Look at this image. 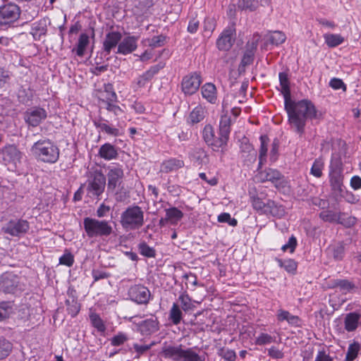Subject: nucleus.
Wrapping results in <instances>:
<instances>
[{"label":"nucleus","instance_id":"obj_58","mask_svg":"<svg viewBox=\"0 0 361 361\" xmlns=\"http://www.w3.org/2000/svg\"><path fill=\"white\" fill-rule=\"evenodd\" d=\"M324 169V163L320 159L314 160L311 169L310 173L316 178H320L322 176V170Z\"/></svg>","mask_w":361,"mask_h":361},{"label":"nucleus","instance_id":"obj_44","mask_svg":"<svg viewBox=\"0 0 361 361\" xmlns=\"http://www.w3.org/2000/svg\"><path fill=\"white\" fill-rule=\"evenodd\" d=\"M251 203L255 210L261 214H265L267 207V200L264 202L258 196L251 197Z\"/></svg>","mask_w":361,"mask_h":361},{"label":"nucleus","instance_id":"obj_60","mask_svg":"<svg viewBox=\"0 0 361 361\" xmlns=\"http://www.w3.org/2000/svg\"><path fill=\"white\" fill-rule=\"evenodd\" d=\"M219 355L226 361H235L236 359V354L235 351L230 349H220L219 351Z\"/></svg>","mask_w":361,"mask_h":361},{"label":"nucleus","instance_id":"obj_42","mask_svg":"<svg viewBox=\"0 0 361 361\" xmlns=\"http://www.w3.org/2000/svg\"><path fill=\"white\" fill-rule=\"evenodd\" d=\"M155 345L154 342H152L149 345L146 344H141L138 343H135L133 344V353H134L135 358L138 359L142 355H145L151 348L152 346Z\"/></svg>","mask_w":361,"mask_h":361},{"label":"nucleus","instance_id":"obj_6","mask_svg":"<svg viewBox=\"0 0 361 361\" xmlns=\"http://www.w3.org/2000/svg\"><path fill=\"white\" fill-rule=\"evenodd\" d=\"M106 182V176L101 171H94L86 181L87 195L90 197L99 198L104 191Z\"/></svg>","mask_w":361,"mask_h":361},{"label":"nucleus","instance_id":"obj_47","mask_svg":"<svg viewBox=\"0 0 361 361\" xmlns=\"http://www.w3.org/2000/svg\"><path fill=\"white\" fill-rule=\"evenodd\" d=\"M277 262L281 267L284 268V269L288 273H295L297 269V263L294 259H288L285 260H282L281 259H277Z\"/></svg>","mask_w":361,"mask_h":361},{"label":"nucleus","instance_id":"obj_9","mask_svg":"<svg viewBox=\"0 0 361 361\" xmlns=\"http://www.w3.org/2000/svg\"><path fill=\"white\" fill-rule=\"evenodd\" d=\"M329 177L331 190L334 192L341 193L343 192L344 176L342 164L339 161L331 163Z\"/></svg>","mask_w":361,"mask_h":361},{"label":"nucleus","instance_id":"obj_25","mask_svg":"<svg viewBox=\"0 0 361 361\" xmlns=\"http://www.w3.org/2000/svg\"><path fill=\"white\" fill-rule=\"evenodd\" d=\"M162 68V66L157 64L153 66H151L149 70L145 71L142 75H141L137 81V84L140 87H145L146 84L149 82L154 76L159 73V71Z\"/></svg>","mask_w":361,"mask_h":361},{"label":"nucleus","instance_id":"obj_11","mask_svg":"<svg viewBox=\"0 0 361 361\" xmlns=\"http://www.w3.org/2000/svg\"><path fill=\"white\" fill-rule=\"evenodd\" d=\"M106 178L107 179V191L114 192L116 188L122 183L124 172L121 166L112 165L106 169Z\"/></svg>","mask_w":361,"mask_h":361},{"label":"nucleus","instance_id":"obj_18","mask_svg":"<svg viewBox=\"0 0 361 361\" xmlns=\"http://www.w3.org/2000/svg\"><path fill=\"white\" fill-rule=\"evenodd\" d=\"M121 39L122 34L118 31H110L106 34L102 43L103 52L101 53V54H104L106 60L109 59L108 56L110 54L111 50L116 47H118Z\"/></svg>","mask_w":361,"mask_h":361},{"label":"nucleus","instance_id":"obj_53","mask_svg":"<svg viewBox=\"0 0 361 361\" xmlns=\"http://www.w3.org/2000/svg\"><path fill=\"white\" fill-rule=\"evenodd\" d=\"M337 285L338 286V288L343 293H350L355 288V283L348 279H339Z\"/></svg>","mask_w":361,"mask_h":361},{"label":"nucleus","instance_id":"obj_14","mask_svg":"<svg viewBox=\"0 0 361 361\" xmlns=\"http://www.w3.org/2000/svg\"><path fill=\"white\" fill-rule=\"evenodd\" d=\"M235 40V28L234 25L227 27L221 33L216 40V47L219 50L227 51L233 45Z\"/></svg>","mask_w":361,"mask_h":361},{"label":"nucleus","instance_id":"obj_10","mask_svg":"<svg viewBox=\"0 0 361 361\" xmlns=\"http://www.w3.org/2000/svg\"><path fill=\"white\" fill-rule=\"evenodd\" d=\"M202 137L206 144L215 152H218L220 148L223 149L228 142L227 138L219 135L216 137L214 128L209 124L204 126Z\"/></svg>","mask_w":361,"mask_h":361},{"label":"nucleus","instance_id":"obj_7","mask_svg":"<svg viewBox=\"0 0 361 361\" xmlns=\"http://www.w3.org/2000/svg\"><path fill=\"white\" fill-rule=\"evenodd\" d=\"M21 10L15 3L5 2L0 6V27H10L20 16Z\"/></svg>","mask_w":361,"mask_h":361},{"label":"nucleus","instance_id":"obj_23","mask_svg":"<svg viewBox=\"0 0 361 361\" xmlns=\"http://www.w3.org/2000/svg\"><path fill=\"white\" fill-rule=\"evenodd\" d=\"M361 314L358 312H353L347 314L344 319L345 329L348 331H354L360 324Z\"/></svg>","mask_w":361,"mask_h":361},{"label":"nucleus","instance_id":"obj_26","mask_svg":"<svg viewBox=\"0 0 361 361\" xmlns=\"http://www.w3.org/2000/svg\"><path fill=\"white\" fill-rule=\"evenodd\" d=\"M276 318L279 322L286 321L290 325L300 326L301 319L298 316L291 314L288 311L279 309L277 311Z\"/></svg>","mask_w":361,"mask_h":361},{"label":"nucleus","instance_id":"obj_35","mask_svg":"<svg viewBox=\"0 0 361 361\" xmlns=\"http://www.w3.org/2000/svg\"><path fill=\"white\" fill-rule=\"evenodd\" d=\"M89 42V36L86 33L80 34L76 48H73L72 51H75L77 56L80 57L83 56Z\"/></svg>","mask_w":361,"mask_h":361},{"label":"nucleus","instance_id":"obj_2","mask_svg":"<svg viewBox=\"0 0 361 361\" xmlns=\"http://www.w3.org/2000/svg\"><path fill=\"white\" fill-rule=\"evenodd\" d=\"M35 158L44 163L54 164L59 158L60 150L51 140L44 137L35 142L30 148Z\"/></svg>","mask_w":361,"mask_h":361},{"label":"nucleus","instance_id":"obj_3","mask_svg":"<svg viewBox=\"0 0 361 361\" xmlns=\"http://www.w3.org/2000/svg\"><path fill=\"white\" fill-rule=\"evenodd\" d=\"M161 355L166 359H171L173 361H204V357L202 358L196 353L192 348L183 349L182 345H171L164 343L161 351Z\"/></svg>","mask_w":361,"mask_h":361},{"label":"nucleus","instance_id":"obj_39","mask_svg":"<svg viewBox=\"0 0 361 361\" xmlns=\"http://www.w3.org/2000/svg\"><path fill=\"white\" fill-rule=\"evenodd\" d=\"M324 39L327 46L331 48L336 47L344 42V37L338 34H325Z\"/></svg>","mask_w":361,"mask_h":361},{"label":"nucleus","instance_id":"obj_45","mask_svg":"<svg viewBox=\"0 0 361 361\" xmlns=\"http://www.w3.org/2000/svg\"><path fill=\"white\" fill-rule=\"evenodd\" d=\"M66 304L67 306V311L71 317H75L80 310V305L78 303V300L72 297L71 299H67L66 300Z\"/></svg>","mask_w":361,"mask_h":361},{"label":"nucleus","instance_id":"obj_17","mask_svg":"<svg viewBox=\"0 0 361 361\" xmlns=\"http://www.w3.org/2000/svg\"><path fill=\"white\" fill-rule=\"evenodd\" d=\"M20 278L13 272L4 273L0 279V291L14 293L18 288Z\"/></svg>","mask_w":361,"mask_h":361},{"label":"nucleus","instance_id":"obj_62","mask_svg":"<svg viewBox=\"0 0 361 361\" xmlns=\"http://www.w3.org/2000/svg\"><path fill=\"white\" fill-rule=\"evenodd\" d=\"M216 27V20L214 18L207 17L204 19L203 28L205 32L210 35Z\"/></svg>","mask_w":361,"mask_h":361},{"label":"nucleus","instance_id":"obj_38","mask_svg":"<svg viewBox=\"0 0 361 361\" xmlns=\"http://www.w3.org/2000/svg\"><path fill=\"white\" fill-rule=\"evenodd\" d=\"M204 110L201 106H197L190 112L188 123L192 125L202 121L204 118Z\"/></svg>","mask_w":361,"mask_h":361},{"label":"nucleus","instance_id":"obj_49","mask_svg":"<svg viewBox=\"0 0 361 361\" xmlns=\"http://www.w3.org/2000/svg\"><path fill=\"white\" fill-rule=\"evenodd\" d=\"M360 350V345L354 342L349 345L348 351L345 355V361H353L357 356Z\"/></svg>","mask_w":361,"mask_h":361},{"label":"nucleus","instance_id":"obj_40","mask_svg":"<svg viewBox=\"0 0 361 361\" xmlns=\"http://www.w3.org/2000/svg\"><path fill=\"white\" fill-rule=\"evenodd\" d=\"M104 98L100 99L102 103L118 102L117 95L111 84L109 83L104 85Z\"/></svg>","mask_w":361,"mask_h":361},{"label":"nucleus","instance_id":"obj_55","mask_svg":"<svg viewBox=\"0 0 361 361\" xmlns=\"http://www.w3.org/2000/svg\"><path fill=\"white\" fill-rule=\"evenodd\" d=\"M75 262L73 255L68 250H65L64 254L59 257V264L71 267Z\"/></svg>","mask_w":361,"mask_h":361},{"label":"nucleus","instance_id":"obj_54","mask_svg":"<svg viewBox=\"0 0 361 361\" xmlns=\"http://www.w3.org/2000/svg\"><path fill=\"white\" fill-rule=\"evenodd\" d=\"M286 39V35L281 31H274L271 32L269 37V41L271 44L279 45L283 44Z\"/></svg>","mask_w":361,"mask_h":361},{"label":"nucleus","instance_id":"obj_36","mask_svg":"<svg viewBox=\"0 0 361 361\" xmlns=\"http://www.w3.org/2000/svg\"><path fill=\"white\" fill-rule=\"evenodd\" d=\"M260 140V148L259 152V168H261L264 163L266 161V157L267 153V145L269 139L267 135H262L259 137Z\"/></svg>","mask_w":361,"mask_h":361},{"label":"nucleus","instance_id":"obj_28","mask_svg":"<svg viewBox=\"0 0 361 361\" xmlns=\"http://www.w3.org/2000/svg\"><path fill=\"white\" fill-rule=\"evenodd\" d=\"M99 155L105 160H111L118 157L117 149L110 143L102 145L99 149Z\"/></svg>","mask_w":361,"mask_h":361},{"label":"nucleus","instance_id":"obj_30","mask_svg":"<svg viewBox=\"0 0 361 361\" xmlns=\"http://www.w3.org/2000/svg\"><path fill=\"white\" fill-rule=\"evenodd\" d=\"M279 78L284 101L288 100L291 98L288 75L286 72H281L279 74Z\"/></svg>","mask_w":361,"mask_h":361},{"label":"nucleus","instance_id":"obj_48","mask_svg":"<svg viewBox=\"0 0 361 361\" xmlns=\"http://www.w3.org/2000/svg\"><path fill=\"white\" fill-rule=\"evenodd\" d=\"M258 0H239L238 7L241 10L254 11L258 7Z\"/></svg>","mask_w":361,"mask_h":361},{"label":"nucleus","instance_id":"obj_12","mask_svg":"<svg viewBox=\"0 0 361 361\" xmlns=\"http://www.w3.org/2000/svg\"><path fill=\"white\" fill-rule=\"evenodd\" d=\"M129 298L138 305H147L151 298L149 290L140 284L134 285L128 290Z\"/></svg>","mask_w":361,"mask_h":361},{"label":"nucleus","instance_id":"obj_19","mask_svg":"<svg viewBox=\"0 0 361 361\" xmlns=\"http://www.w3.org/2000/svg\"><path fill=\"white\" fill-rule=\"evenodd\" d=\"M1 155L4 163L6 165L13 164L16 166L18 163H20L22 157V153L14 145L5 146L1 150Z\"/></svg>","mask_w":361,"mask_h":361},{"label":"nucleus","instance_id":"obj_64","mask_svg":"<svg viewBox=\"0 0 361 361\" xmlns=\"http://www.w3.org/2000/svg\"><path fill=\"white\" fill-rule=\"evenodd\" d=\"M166 36L160 35L158 36H154L149 41V45L153 48L160 47L165 44Z\"/></svg>","mask_w":361,"mask_h":361},{"label":"nucleus","instance_id":"obj_52","mask_svg":"<svg viewBox=\"0 0 361 361\" xmlns=\"http://www.w3.org/2000/svg\"><path fill=\"white\" fill-rule=\"evenodd\" d=\"M178 301L180 302L182 310L185 312L192 310L195 307V306L191 302V299L188 295L183 293L180 295L178 297Z\"/></svg>","mask_w":361,"mask_h":361},{"label":"nucleus","instance_id":"obj_24","mask_svg":"<svg viewBox=\"0 0 361 361\" xmlns=\"http://www.w3.org/2000/svg\"><path fill=\"white\" fill-rule=\"evenodd\" d=\"M184 165L183 160L176 158H171L161 163L160 171L168 173L183 168Z\"/></svg>","mask_w":361,"mask_h":361},{"label":"nucleus","instance_id":"obj_8","mask_svg":"<svg viewBox=\"0 0 361 361\" xmlns=\"http://www.w3.org/2000/svg\"><path fill=\"white\" fill-rule=\"evenodd\" d=\"M255 178L259 183L271 182L277 188L283 187L284 184V176L279 171L271 168L262 170V167H258Z\"/></svg>","mask_w":361,"mask_h":361},{"label":"nucleus","instance_id":"obj_59","mask_svg":"<svg viewBox=\"0 0 361 361\" xmlns=\"http://www.w3.org/2000/svg\"><path fill=\"white\" fill-rule=\"evenodd\" d=\"M128 340V337L126 334L119 332L111 338V344L114 346H119L123 345Z\"/></svg>","mask_w":361,"mask_h":361},{"label":"nucleus","instance_id":"obj_5","mask_svg":"<svg viewBox=\"0 0 361 361\" xmlns=\"http://www.w3.org/2000/svg\"><path fill=\"white\" fill-rule=\"evenodd\" d=\"M84 229L88 238L108 237L113 233V228L109 221L85 217L83 220Z\"/></svg>","mask_w":361,"mask_h":361},{"label":"nucleus","instance_id":"obj_34","mask_svg":"<svg viewBox=\"0 0 361 361\" xmlns=\"http://www.w3.org/2000/svg\"><path fill=\"white\" fill-rule=\"evenodd\" d=\"M47 29L44 21L32 23L30 34L35 40H39L41 37L47 34Z\"/></svg>","mask_w":361,"mask_h":361},{"label":"nucleus","instance_id":"obj_63","mask_svg":"<svg viewBox=\"0 0 361 361\" xmlns=\"http://www.w3.org/2000/svg\"><path fill=\"white\" fill-rule=\"evenodd\" d=\"M329 86L336 90L342 89L343 92H345L347 90L346 85L343 81L337 78H333L330 80Z\"/></svg>","mask_w":361,"mask_h":361},{"label":"nucleus","instance_id":"obj_33","mask_svg":"<svg viewBox=\"0 0 361 361\" xmlns=\"http://www.w3.org/2000/svg\"><path fill=\"white\" fill-rule=\"evenodd\" d=\"M231 117L226 114L222 115L219 122V135L227 138L228 140L231 132Z\"/></svg>","mask_w":361,"mask_h":361},{"label":"nucleus","instance_id":"obj_29","mask_svg":"<svg viewBox=\"0 0 361 361\" xmlns=\"http://www.w3.org/2000/svg\"><path fill=\"white\" fill-rule=\"evenodd\" d=\"M285 214L286 211L283 206L276 204L273 200H267V207L265 214H271L274 217L281 218Z\"/></svg>","mask_w":361,"mask_h":361},{"label":"nucleus","instance_id":"obj_41","mask_svg":"<svg viewBox=\"0 0 361 361\" xmlns=\"http://www.w3.org/2000/svg\"><path fill=\"white\" fill-rule=\"evenodd\" d=\"M182 318L183 313L180 306L174 302L169 311V319L174 325H178L180 323Z\"/></svg>","mask_w":361,"mask_h":361},{"label":"nucleus","instance_id":"obj_37","mask_svg":"<svg viewBox=\"0 0 361 361\" xmlns=\"http://www.w3.org/2000/svg\"><path fill=\"white\" fill-rule=\"evenodd\" d=\"M328 252L333 256L336 261H341L345 255V247L342 242H339L336 245L329 246Z\"/></svg>","mask_w":361,"mask_h":361},{"label":"nucleus","instance_id":"obj_16","mask_svg":"<svg viewBox=\"0 0 361 361\" xmlns=\"http://www.w3.org/2000/svg\"><path fill=\"white\" fill-rule=\"evenodd\" d=\"M47 117V111L39 106H34L28 109L24 113V119L28 126L32 127L38 126Z\"/></svg>","mask_w":361,"mask_h":361},{"label":"nucleus","instance_id":"obj_20","mask_svg":"<svg viewBox=\"0 0 361 361\" xmlns=\"http://www.w3.org/2000/svg\"><path fill=\"white\" fill-rule=\"evenodd\" d=\"M136 325L137 331L142 336H150L159 329V322L156 317L142 320Z\"/></svg>","mask_w":361,"mask_h":361},{"label":"nucleus","instance_id":"obj_46","mask_svg":"<svg viewBox=\"0 0 361 361\" xmlns=\"http://www.w3.org/2000/svg\"><path fill=\"white\" fill-rule=\"evenodd\" d=\"M198 165L207 164L209 163V157L203 148H197L192 155Z\"/></svg>","mask_w":361,"mask_h":361},{"label":"nucleus","instance_id":"obj_50","mask_svg":"<svg viewBox=\"0 0 361 361\" xmlns=\"http://www.w3.org/2000/svg\"><path fill=\"white\" fill-rule=\"evenodd\" d=\"M166 216L167 219L173 223V221L175 222L180 221L183 216V213L176 207H171L166 209Z\"/></svg>","mask_w":361,"mask_h":361},{"label":"nucleus","instance_id":"obj_51","mask_svg":"<svg viewBox=\"0 0 361 361\" xmlns=\"http://www.w3.org/2000/svg\"><path fill=\"white\" fill-rule=\"evenodd\" d=\"M138 250L141 255L146 257L152 258L156 256V250L154 248L149 247L145 242L139 243Z\"/></svg>","mask_w":361,"mask_h":361},{"label":"nucleus","instance_id":"obj_57","mask_svg":"<svg viewBox=\"0 0 361 361\" xmlns=\"http://www.w3.org/2000/svg\"><path fill=\"white\" fill-rule=\"evenodd\" d=\"M12 313V306L10 302H0V322L8 318Z\"/></svg>","mask_w":361,"mask_h":361},{"label":"nucleus","instance_id":"obj_56","mask_svg":"<svg viewBox=\"0 0 361 361\" xmlns=\"http://www.w3.org/2000/svg\"><path fill=\"white\" fill-rule=\"evenodd\" d=\"M91 323L92 326L100 332H104L106 330V326L103 322V320L97 314H92L90 316Z\"/></svg>","mask_w":361,"mask_h":361},{"label":"nucleus","instance_id":"obj_1","mask_svg":"<svg viewBox=\"0 0 361 361\" xmlns=\"http://www.w3.org/2000/svg\"><path fill=\"white\" fill-rule=\"evenodd\" d=\"M284 107L288 114V121L290 128L300 135L305 133L308 120L318 118L314 104L308 99L296 102L290 98L284 101Z\"/></svg>","mask_w":361,"mask_h":361},{"label":"nucleus","instance_id":"obj_32","mask_svg":"<svg viewBox=\"0 0 361 361\" xmlns=\"http://www.w3.org/2000/svg\"><path fill=\"white\" fill-rule=\"evenodd\" d=\"M202 97L212 104L216 100V89L214 84L206 83L202 87Z\"/></svg>","mask_w":361,"mask_h":361},{"label":"nucleus","instance_id":"obj_27","mask_svg":"<svg viewBox=\"0 0 361 361\" xmlns=\"http://www.w3.org/2000/svg\"><path fill=\"white\" fill-rule=\"evenodd\" d=\"M240 153L245 161L253 162L256 160L257 152L247 140L241 142Z\"/></svg>","mask_w":361,"mask_h":361},{"label":"nucleus","instance_id":"obj_4","mask_svg":"<svg viewBox=\"0 0 361 361\" xmlns=\"http://www.w3.org/2000/svg\"><path fill=\"white\" fill-rule=\"evenodd\" d=\"M144 216V212L140 206L132 205L121 213L120 223L124 229H139L145 224Z\"/></svg>","mask_w":361,"mask_h":361},{"label":"nucleus","instance_id":"obj_21","mask_svg":"<svg viewBox=\"0 0 361 361\" xmlns=\"http://www.w3.org/2000/svg\"><path fill=\"white\" fill-rule=\"evenodd\" d=\"M138 36H128L120 41L116 54L127 55L136 50L137 47Z\"/></svg>","mask_w":361,"mask_h":361},{"label":"nucleus","instance_id":"obj_61","mask_svg":"<svg viewBox=\"0 0 361 361\" xmlns=\"http://www.w3.org/2000/svg\"><path fill=\"white\" fill-rule=\"evenodd\" d=\"M117 102H104L103 103L105 105V109L113 113L116 116L121 115L123 113V110L121 109L119 106H118L116 103Z\"/></svg>","mask_w":361,"mask_h":361},{"label":"nucleus","instance_id":"obj_22","mask_svg":"<svg viewBox=\"0 0 361 361\" xmlns=\"http://www.w3.org/2000/svg\"><path fill=\"white\" fill-rule=\"evenodd\" d=\"M260 38L258 34L254 35L253 41L250 44V49H247L241 59L240 63L238 66L239 73L245 72L247 66L251 64L254 59V51L257 47V43Z\"/></svg>","mask_w":361,"mask_h":361},{"label":"nucleus","instance_id":"obj_15","mask_svg":"<svg viewBox=\"0 0 361 361\" xmlns=\"http://www.w3.org/2000/svg\"><path fill=\"white\" fill-rule=\"evenodd\" d=\"M201 75L197 72L190 73L183 78L182 91L185 94L192 95L195 93L201 85Z\"/></svg>","mask_w":361,"mask_h":361},{"label":"nucleus","instance_id":"obj_31","mask_svg":"<svg viewBox=\"0 0 361 361\" xmlns=\"http://www.w3.org/2000/svg\"><path fill=\"white\" fill-rule=\"evenodd\" d=\"M343 214L337 213L331 210L323 211L319 214V217L326 222L338 223L343 224L344 222L341 218Z\"/></svg>","mask_w":361,"mask_h":361},{"label":"nucleus","instance_id":"obj_13","mask_svg":"<svg viewBox=\"0 0 361 361\" xmlns=\"http://www.w3.org/2000/svg\"><path fill=\"white\" fill-rule=\"evenodd\" d=\"M30 229L27 221L24 219H11L3 228L4 233L14 237H20Z\"/></svg>","mask_w":361,"mask_h":361},{"label":"nucleus","instance_id":"obj_43","mask_svg":"<svg viewBox=\"0 0 361 361\" xmlns=\"http://www.w3.org/2000/svg\"><path fill=\"white\" fill-rule=\"evenodd\" d=\"M13 344L4 337H0V360L7 357L11 353Z\"/></svg>","mask_w":361,"mask_h":361}]
</instances>
